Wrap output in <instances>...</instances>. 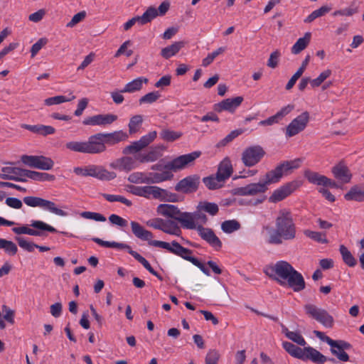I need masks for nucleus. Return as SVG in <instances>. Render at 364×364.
I'll list each match as a JSON object with an SVG mask.
<instances>
[{
	"label": "nucleus",
	"instance_id": "f257e3e1",
	"mask_svg": "<svg viewBox=\"0 0 364 364\" xmlns=\"http://www.w3.org/2000/svg\"><path fill=\"white\" fill-rule=\"evenodd\" d=\"M132 232L138 239L147 241L148 245L153 247H161L168 250L183 259L191 262L193 265L198 267L205 275L210 276V271L205 264L200 262L197 258L191 256L193 251L181 246L177 241L173 240L171 243L160 240H154V235L151 231L146 230L142 225L136 221L130 223Z\"/></svg>",
	"mask_w": 364,
	"mask_h": 364
},
{
	"label": "nucleus",
	"instance_id": "f03ea898",
	"mask_svg": "<svg viewBox=\"0 0 364 364\" xmlns=\"http://www.w3.org/2000/svg\"><path fill=\"white\" fill-rule=\"evenodd\" d=\"M132 232L138 239L147 241L148 245L153 247H161L168 250L183 259L191 262L193 265L198 267L205 275L210 276V271L205 264L200 262L197 258L191 256L193 251L181 246L177 241L173 240L171 243L160 240H154V235L151 231L146 230L142 225L136 221L130 223Z\"/></svg>",
	"mask_w": 364,
	"mask_h": 364
},
{
	"label": "nucleus",
	"instance_id": "7ed1b4c3",
	"mask_svg": "<svg viewBox=\"0 0 364 364\" xmlns=\"http://www.w3.org/2000/svg\"><path fill=\"white\" fill-rule=\"evenodd\" d=\"M128 138L126 132L122 130L112 133H97L88 137L87 141H72L65 144L66 149L82 154H98L107 150L106 144L114 145Z\"/></svg>",
	"mask_w": 364,
	"mask_h": 364
},
{
	"label": "nucleus",
	"instance_id": "20e7f679",
	"mask_svg": "<svg viewBox=\"0 0 364 364\" xmlns=\"http://www.w3.org/2000/svg\"><path fill=\"white\" fill-rule=\"evenodd\" d=\"M301 161V159L284 161L278 164L274 169L267 172L263 181L235 188L232 191V194L244 196L264 193L267 191L269 185L279 182L283 176L287 175L293 169L298 168L300 166Z\"/></svg>",
	"mask_w": 364,
	"mask_h": 364
},
{
	"label": "nucleus",
	"instance_id": "39448f33",
	"mask_svg": "<svg viewBox=\"0 0 364 364\" xmlns=\"http://www.w3.org/2000/svg\"><path fill=\"white\" fill-rule=\"evenodd\" d=\"M264 272L281 286H288L296 292L305 289L306 283L302 274L286 261H278L267 267Z\"/></svg>",
	"mask_w": 364,
	"mask_h": 364
},
{
	"label": "nucleus",
	"instance_id": "423d86ee",
	"mask_svg": "<svg viewBox=\"0 0 364 364\" xmlns=\"http://www.w3.org/2000/svg\"><path fill=\"white\" fill-rule=\"evenodd\" d=\"M296 237V227L291 214L286 210L279 212L275 220V228L269 233L267 242L271 245H281L283 240Z\"/></svg>",
	"mask_w": 364,
	"mask_h": 364
},
{
	"label": "nucleus",
	"instance_id": "0eeeda50",
	"mask_svg": "<svg viewBox=\"0 0 364 364\" xmlns=\"http://www.w3.org/2000/svg\"><path fill=\"white\" fill-rule=\"evenodd\" d=\"M157 213L164 217L177 221L183 228L193 230L196 228V223H193L192 213L181 212L176 205L160 204L157 207Z\"/></svg>",
	"mask_w": 364,
	"mask_h": 364
},
{
	"label": "nucleus",
	"instance_id": "6e6552de",
	"mask_svg": "<svg viewBox=\"0 0 364 364\" xmlns=\"http://www.w3.org/2000/svg\"><path fill=\"white\" fill-rule=\"evenodd\" d=\"M201 154L200 151H195L187 154L179 156L166 163L165 165L160 164H154L151 168L154 171H163V170L177 171L184 168L186 166L193 162L196 159L200 156Z\"/></svg>",
	"mask_w": 364,
	"mask_h": 364
},
{
	"label": "nucleus",
	"instance_id": "1a4fd4ad",
	"mask_svg": "<svg viewBox=\"0 0 364 364\" xmlns=\"http://www.w3.org/2000/svg\"><path fill=\"white\" fill-rule=\"evenodd\" d=\"M306 314L311 318L315 319L326 328H332L333 326V318L328 312L317 307L314 304H306L304 306Z\"/></svg>",
	"mask_w": 364,
	"mask_h": 364
},
{
	"label": "nucleus",
	"instance_id": "9d476101",
	"mask_svg": "<svg viewBox=\"0 0 364 364\" xmlns=\"http://www.w3.org/2000/svg\"><path fill=\"white\" fill-rule=\"evenodd\" d=\"M31 226L37 230L29 228L27 226H21L13 228L12 231L17 235L27 234L33 236H43V233L41 230L57 232V230L55 228L41 220H33Z\"/></svg>",
	"mask_w": 364,
	"mask_h": 364
},
{
	"label": "nucleus",
	"instance_id": "9b49d317",
	"mask_svg": "<svg viewBox=\"0 0 364 364\" xmlns=\"http://www.w3.org/2000/svg\"><path fill=\"white\" fill-rule=\"evenodd\" d=\"M24 203L30 207H41L57 215L65 216L67 213L56 207L55 203L39 197L26 196L23 199Z\"/></svg>",
	"mask_w": 364,
	"mask_h": 364
},
{
	"label": "nucleus",
	"instance_id": "f8f14e48",
	"mask_svg": "<svg viewBox=\"0 0 364 364\" xmlns=\"http://www.w3.org/2000/svg\"><path fill=\"white\" fill-rule=\"evenodd\" d=\"M310 119L309 113L307 111L294 118L286 128V136L292 137L304 131Z\"/></svg>",
	"mask_w": 364,
	"mask_h": 364
},
{
	"label": "nucleus",
	"instance_id": "ddd939ff",
	"mask_svg": "<svg viewBox=\"0 0 364 364\" xmlns=\"http://www.w3.org/2000/svg\"><path fill=\"white\" fill-rule=\"evenodd\" d=\"M200 178L197 174L190 175L180 180L175 186V190L185 194L196 192L199 187Z\"/></svg>",
	"mask_w": 364,
	"mask_h": 364
},
{
	"label": "nucleus",
	"instance_id": "4468645a",
	"mask_svg": "<svg viewBox=\"0 0 364 364\" xmlns=\"http://www.w3.org/2000/svg\"><path fill=\"white\" fill-rule=\"evenodd\" d=\"M265 152L260 146H253L247 148L242 153V161L248 167L257 164L264 156Z\"/></svg>",
	"mask_w": 364,
	"mask_h": 364
},
{
	"label": "nucleus",
	"instance_id": "2eb2a0df",
	"mask_svg": "<svg viewBox=\"0 0 364 364\" xmlns=\"http://www.w3.org/2000/svg\"><path fill=\"white\" fill-rule=\"evenodd\" d=\"M299 186V182L296 181H293L282 186L274 191L269 198V201L270 203H277L284 200L291 195Z\"/></svg>",
	"mask_w": 364,
	"mask_h": 364
},
{
	"label": "nucleus",
	"instance_id": "dca6fc26",
	"mask_svg": "<svg viewBox=\"0 0 364 364\" xmlns=\"http://www.w3.org/2000/svg\"><path fill=\"white\" fill-rule=\"evenodd\" d=\"M194 229L197 230L200 237L211 247H214L217 250L222 247V242L212 229L204 228L201 225H196V228Z\"/></svg>",
	"mask_w": 364,
	"mask_h": 364
},
{
	"label": "nucleus",
	"instance_id": "f3484780",
	"mask_svg": "<svg viewBox=\"0 0 364 364\" xmlns=\"http://www.w3.org/2000/svg\"><path fill=\"white\" fill-rule=\"evenodd\" d=\"M136 160H138L136 156L135 158L123 156L110 163L109 166L120 171L129 172L138 167L139 164Z\"/></svg>",
	"mask_w": 364,
	"mask_h": 364
},
{
	"label": "nucleus",
	"instance_id": "a211bd4d",
	"mask_svg": "<svg viewBox=\"0 0 364 364\" xmlns=\"http://www.w3.org/2000/svg\"><path fill=\"white\" fill-rule=\"evenodd\" d=\"M243 100L244 99L242 96H237L234 98H228L215 104L213 105V109L217 112L228 111L233 113L235 109L240 106Z\"/></svg>",
	"mask_w": 364,
	"mask_h": 364
},
{
	"label": "nucleus",
	"instance_id": "6ab92c4d",
	"mask_svg": "<svg viewBox=\"0 0 364 364\" xmlns=\"http://www.w3.org/2000/svg\"><path fill=\"white\" fill-rule=\"evenodd\" d=\"M117 119V116L113 114H96L85 118L82 123L85 125L105 126L111 124Z\"/></svg>",
	"mask_w": 364,
	"mask_h": 364
},
{
	"label": "nucleus",
	"instance_id": "aec40b11",
	"mask_svg": "<svg viewBox=\"0 0 364 364\" xmlns=\"http://www.w3.org/2000/svg\"><path fill=\"white\" fill-rule=\"evenodd\" d=\"M331 172L337 180L343 183H349L352 178V173L343 161L333 166Z\"/></svg>",
	"mask_w": 364,
	"mask_h": 364
},
{
	"label": "nucleus",
	"instance_id": "412c9836",
	"mask_svg": "<svg viewBox=\"0 0 364 364\" xmlns=\"http://www.w3.org/2000/svg\"><path fill=\"white\" fill-rule=\"evenodd\" d=\"M89 176L96 178L102 181H111L117 177L115 172L109 171L102 166L89 165Z\"/></svg>",
	"mask_w": 364,
	"mask_h": 364
},
{
	"label": "nucleus",
	"instance_id": "4be33fe9",
	"mask_svg": "<svg viewBox=\"0 0 364 364\" xmlns=\"http://www.w3.org/2000/svg\"><path fill=\"white\" fill-rule=\"evenodd\" d=\"M294 108L293 105H288L282 107L274 115L269 118L262 120L259 122L260 126H271L274 124L279 123L285 116L289 114Z\"/></svg>",
	"mask_w": 364,
	"mask_h": 364
},
{
	"label": "nucleus",
	"instance_id": "5701e85b",
	"mask_svg": "<svg viewBox=\"0 0 364 364\" xmlns=\"http://www.w3.org/2000/svg\"><path fill=\"white\" fill-rule=\"evenodd\" d=\"M311 360L314 363L322 364L327 361V357L311 346L304 347L302 360Z\"/></svg>",
	"mask_w": 364,
	"mask_h": 364
},
{
	"label": "nucleus",
	"instance_id": "b1692460",
	"mask_svg": "<svg viewBox=\"0 0 364 364\" xmlns=\"http://www.w3.org/2000/svg\"><path fill=\"white\" fill-rule=\"evenodd\" d=\"M232 173V166L230 160L225 158L223 160L218 166L216 176L218 178L224 182L226 179L230 177Z\"/></svg>",
	"mask_w": 364,
	"mask_h": 364
},
{
	"label": "nucleus",
	"instance_id": "393cba45",
	"mask_svg": "<svg viewBox=\"0 0 364 364\" xmlns=\"http://www.w3.org/2000/svg\"><path fill=\"white\" fill-rule=\"evenodd\" d=\"M173 177V173L168 171H163L161 173L149 172L147 173V184L159 183L169 181Z\"/></svg>",
	"mask_w": 364,
	"mask_h": 364
},
{
	"label": "nucleus",
	"instance_id": "a878e982",
	"mask_svg": "<svg viewBox=\"0 0 364 364\" xmlns=\"http://www.w3.org/2000/svg\"><path fill=\"white\" fill-rule=\"evenodd\" d=\"M184 46V41H176L171 45L162 48L160 54L164 59H169L172 56L176 55Z\"/></svg>",
	"mask_w": 364,
	"mask_h": 364
},
{
	"label": "nucleus",
	"instance_id": "bb28decb",
	"mask_svg": "<svg viewBox=\"0 0 364 364\" xmlns=\"http://www.w3.org/2000/svg\"><path fill=\"white\" fill-rule=\"evenodd\" d=\"M304 176L311 184L324 186L326 176L318 172L306 169L304 172Z\"/></svg>",
	"mask_w": 364,
	"mask_h": 364
},
{
	"label": "nucleus",
	"instance_id": "cd10ccee",
	"mask_svg": "<svg viewBox=\"0 0 364 364\" xmlns=\"http://www.w3.org/2000/svg\"><path fill=\"white\" fill-rule=\"evenodd\" d=\"M149 80L144 77H137L132 81L127 83L124 88L122 89V92H126L132 93L140 90L142 88L143 83L146 84Z\"/></svg>",
	"mask_w": 364,
	"mask_h": 364
},
{
	"label": "nucleus",
	"instance_id": "c85d7f7f",
	"mask_svg": "<svg viewBox=\"0 0 364 364\" xmlns=\"http://www.w3.org/2000/svg\"><path fill=\"white\" fill-rule=\"evenodd\" d=\"M346 200H355L361 202L364 200V188L362 189L355 185L350 188V191L344 195Z\"/></svg>",
	"mask_w": 364,
	"mask_h": 364
},
{
	"label": "nucleus",
	"instance_id": "c756f323",
	"mask_svg": "<svg viewBox=\"0 0 364 364\" xmlns=\"http://www.w3.org/2000/svg\"><path fill=\"white\" fill-rule=\"evenodd\" d=\"M161 231L166 234L176 236H180L181 234V230L177 221L173 220H164Z\"/></svg>",
	"mask_w": 364,
	"mask_h": 364
},
{
	"label": "nucleus",
	"instance_id": "7c9ffc66",
	"mask_svg": "<svg viewBox=\"0 0 364 364\" xmlns=\"http://www.w3.org/2000/svg\"><path fill=\"white\" fill-rule=\"evenodd\" d=\"M283 348L292 357L302 360L304 348H301L291 342H282Z\"/></svg>",
	"mask_w": 364,
	"mask_h": 364
},
{
	"label": "nucleus",
	"instance_id": "2f4dec72",
	"mask_svg": "<svg viewBox=\"0 0 364 364\" xmlns=\"http://www.w3.org/2000/svg\"><path fill=\"white\" fill-rule=\"evenodd\" d=\"M311 36V33L307 32L304 34V37L299 38L292 46L291 53L296 55L304 50L309 45Z\"/></svg>",
	"mask_w": 364,
	"mask_h": 364
},
{
	"label": "nucleus",
	"instance_id": "473e14b6",
	"mask_svg": "<svg viewBox=\"0 0 364 364\" xmlns=\"http://www.w3.org/2000/svg\"><path fill=\"white\" fill-rule=\"evenodd\" d=\"M25 176L36 181H50L55 179L53 175L26 169Z\"/></svg>",
	"mask_w": 364,
	"mask_h": 364
},
{
	"label": "nucleus",
	"instance_id": "72a5a7b5",
	"mask_svg": "<svg viewBox=\"0 0 364 364\" xmlns=\"http://www.w3.org/2000/svg\"><path fill=\"white\" fill-rule=\"evenodd\" d=\"M161 193H164L163 188L154 186H146L142 187V196L141 197L146 198H154L159 199L161 197Z\"/></svg>",
	"mask_w": 364,
	"mask_h": 364
},
{
	"label": "nucleus",
	"instance_id": "f704fd0d",
	"mask_svg": "<svg viewBox=\"0 0 364 364\" xmlns=\"http://www.w3.org/2000/svg\"><path fill=\"white\" fill-rule=\"evenodd\" d=\"M282 333H284L285 336L291 341L299 346L305 347L306 342L299 332L290 331L287 327L282 326Z\"/></svg>",
	"mask_w": 364,
	"mask_h": 364
},
{
	"label": "nucleus",
	"instance_id": "c9c22d12",
	"mask_svg": "<svg viewBox=\"0 0 364 364\" xmlns=\"http://www.w3.org/2000/svg\"><path fill=\"white\" fill-rule=\"evenodd\" d=\"M54 161L48 157L44 156H37L34 168L43 171H48L53 168Z\"/></svg>",
	"mask_w": 364,
	"mask_h": 364
},
{
	"label": "nucleus",
	"instance_id": "e433bc0d",
	"mask_svg": "<svg viewBox=\"0 0 364 364\" xmlns=\"http://www.w3.org/2000/svg\"><path fill=\"white\" fill-rule=\"evenodd\" d=\"M197 209L208 213L212 216L218 214L219 211L218 205L215 203L201 201L198 203Z\"/></svg>",
	"mask_w": 364,
	"mask_h": 364
},
{
	"label": "nucleus",
	"instance_id": "4c0bfd02",
	"mask_svg": "<svg viewBox=\"0 0 364 364\" xmlns=\"http://www.w3.org/2000/svg\"><path fill=\"white\" fill-rule=\"evenodd\" d=\"M340 253L341 254L343 262L349 267H354L357 262L348 249L343 245H340Z\"/></svg>",
	"mask_w": 364,
	"mask_h": 364
},
{
	"label": "nucleus",
	"instance_id": "58836bf2",
	"mask_svg": "<svg viewBox=\"0 0 364 364\" xmlns=\"http://www.w3.org/2000/svg\"><path fill=\"white\" fill-rule=\"evenodd\" d=\"M158 16L157 10L152 6L149 7L146 11L141 15L139 16V24L144 25L151 22Z\"/></svg>",
	"mask_w": 364,
	"mask_h": 364
},
{
	"label": "nucleus",
	"instance_id": "ea45409f",
	"mask_svg": "<svg viewBox=\"0 0 364 364\" xmlns=\"http://www.w3.org/2000/svg\"><path fill=\"white\" fill-rule=\"evenodd\" d=\"M240 223L236 220H225L221 224L222 230L228 234H230L235 231H237L240 230Z\"/></svg>",
	"mask_w": 364,
	"mask_h": 364
},
{
	"label": "nucleus",
	"instance_id": "a19ab883",
	"mask_svg": "<svg viewBox=\"0 0 364 364\" xmlns=\"http://www.w3.org/2000/svg\"><path fill=\"white\" fill-rule=\"evenodd\" d=\"M203 182L204 183L205 186L210 190H215V189L220 188V187H222L223 183H224L222 181H220L219 178H218V176L216 175L215 176L212 175V176L203 178Z\"/></svg>",
	"mask_w": 364,
	"mask_h": 364
},
{
	"label": "nucleus",
	"instance_id": "79ce46f5",
	"mask_svg": "<svg viewBox=\"0 0 364 364\" xmlns=\"http://www.w3.org/2000/svg\"><path fill=\"white\" fill-rule=\"evenodd\" d=\"M304 234L309 238L321 244L328 243V240L325 232H316L310 230H306L304 231Z\"/></svg>",
	"mask_w": 364,
	"mask_h": 364
},
{
	"label": "nucleus",
	"instance_id": "37998d69",
	"mask_svg": "<svg viewBox=\"0 0 364 364\" xmlns=\"http://www.w3.org/2000/svg\"><path fill=\"white\" fill-rule=\"evenodd\" d=\"M182 136V133L180 132H175L168 129H164L160 132V137L166 141L172 142L174 141Z\"/></svg>",
	"mask_w": 364,
	"mask_h": 364
},
{
	"label": "nucleus",
	"instance_id": "c03bdc74",
	"mask_svg": "<svg viewBox=\"0 0 364 364\" xmlns=\"http://www.w3.org/2000/svg\"><path fill=\"white\" fill-rule=\"evenodd\" d=\"M128 252L139 262H140L144 267L149 271L151 274H154V269L152 268L149 262L140 254H139L137 252L134 251L132 250L131 247L129 246V249H127Z\"/></svg>",
	"mask_w": 364,
	"mask_h": 364
},
{
	"label": "nucleus",
	"instance_id": "a18cd8bd",
	"mask_svg": "<svg viewBox=\"0 0 364 364\" xmlns=\"http://www.w3.org/2000/svg\"><path fill=\"white\" fill-rule=\"evenodd\" d=\"M92 241L100 245V246L105 247H113L119 249H129V245L124 243H119L116 242H108L104 241L98 237H94L92 239Z\"/></svg>",
	"mask_w": 364,
	"mask_h": 364
},
{
	"label": "nucleus",
	"instance_id": "49530a36",
	"mask_svg": "<svg viewBox=\"0 0 364 364\" xmlns=\"http://www.w3.org/2000/svg\"><path fill=\"white\" fill-rule=\"evenodd\" d=\"M142 122L143 118L141 115L136 114L131 117L128 125L129 134H132L137 132Z\"/></svg>",
	"mask_w": 364,
	"mask_h": 364
},
{
	"label": "nucleus",
	"instance_id": "de8ad7c7",
	"mask_svg": "<svg viewBox=\"0 0 364 364\" xmlns=\"http://www.w3.org/2000/svg\"><path fill=\"white\" fill-rule=\"evenodd\" d=\"M358 12V6H356V1H353L350 6L348 8H346L341 10L335 11L333 13V16H351L355 14H357Z\"/></svg>",
	"mask_w": 364,
	"mask_h": 364
},
{
	"label": "nucleus",
	"instance_id": "09e8293b",
	"mask_svg": "<svg viewBox=\"0 0 364 364\" xmlns=\"http://www.w3.org/2000/svg\"><path fill=\"white\" fill-rule=\"evenodd\" d=\"M102 197L109 202H120L127 206H131L132 203L122 196L102 193Z\"/></svg>",
	"mask_w": 364,
	"mask_h": 364
},
{
	"label": "nucleus",
	"instance_id": "8fccbe9b",
	"mask_svg": "<svg viewBox=\"0 0 364 364\" xmlns=\"http://www.w3.org/2000/svg\"><path fill=\"white\" fill-rule=\"evenodd\" d=\"M127 180L132 183L147 184V173L143 172H134L128 176Z\"/></svg>",
	"mask_w": 364,
	"mask_h": 364
},
{
	"label": "nucleus",
	"instance_id": "3c124183",
	"mask_svg": "<svg viewBox=\"0 0 364 364\" xmlns=\"http://www.w3.org/2000/svg\"><path fill=\"white\" fill-rule=\"evenodd\" d=\"M75 98V95H73L71 98L68 99L66 97L63 95L55 96L52 97H49L45 100V104L48 106H50L53 105H59L63 102H69Z\"/></svg>",
	"mask_w": 364,
	"mask_h": 364
},
{
	"label": "nucleus",
	"instance_id": "603ef678",
	"mask_svg": "<svg viewBox=\"0 0 364 364\" xmlns=\"http://www.w3.org/2000/svg\"><path fill=\"white\" fill-rule=\"evenodd\" d=\"M159 155L156 151L152 150L146 154H139L136 156V159L140 163L151 162L157 160Z\"/></svg>",
	"mask_w": 364,
	"mask_h": 364
},
{
	"label": "nucleus",
	"instance_id": "864d4df0",
	"mask_svg": "<svg viewBox=\"0 0 364 364\" xmlns=\"http://www.w3.org/2000/svg\"><path fill=\"white\" fill-rule=\"evenodd\" d=\"M0 249H4L6 253L15 255L18 251L17 246L12 241L3 239Z\"/></svg>",
	"mask_w": 364,
	"mask_h": 364
},
{
	"label": "nucleus",
	"instance_id": "5fc2aeb1",
	"mask_svg": "<svg viewBox=\"0 0 364 364\" xmlns=\"http://www.w3.org/2000/svg\"><path fill=\"white\" fill-rule=\"evenodd\" d=\"M160 97H161V95L159 93V92H157V91L151 92L146 94L143 97H141L139 99V102L140 105L144 104V103L151 104V103L156 102V100H158Z\"/></svg>",
	"mask_w": 364,
	"mask_h": 364
},
{
	"label": "nucleus",
	"instance_id": "6e6d98bb",
	"mask_svg": "<svg viewBox=\"0 0 364 364\" xmlns=\"http://www.w3.org/2000/svg\"><path fill=\"white\" fill-rule=\"evenodd\" d=\"M80 215L82 218L86 219L94 220L95 221L100 222L106 221V218L103 215L98 213L85 211L82 212Z\"/></svg>",
	"mask_w": 364,
	"mask_h": 364
},
{
	"label": "nucleus",
	"instance_id": "4d7b16f0",
	"mask_svg": "<svg viewBox=\"0 0 364 364\" xmlns=\"http://www.w3.org/2000/svg\"><path fill=\"white\" fill-rule=\"evenodd\" d=\"M16 240L17 241L18 245L23 248V250L31 252L34 250L36 244L27 241L25 238L21 237H16Z\"/></svg>",
	"mask_w": 364,
	"mask_h": 364
},
{
	"label": "nucleus",
	"instance_id": "13d9d810",
	"mask_svg": "<svg viewBox=\"0 0 364 364\" xmlns=\"http://www.w3.org/2000/svg\"><path fill=\"white\" fill-rule=\"evenodd\" d=\"M1 172L13 176H25L26 169L18 167L5 166L1 168Z\"/></svg>",
	"mask_w": 364,
	"mask_h": 364
},
{
	"label": "nucleus",
	"instance_id": "bf43d9fd",
	"mask_svg": "<svg viewBox=\"0 0 364 364\" xmlns=\"http://www.w3.org/2000/svg\"><path fill=\"white\" fill-rule=\"evenodd\" d=\"M143 149L144 147L141 146L140 142L139 141H136L132 142L130 145L126 146L123 149L122 152L124 154H134L142 150Z\"/></svg>",
	"mask_w": 364,
	"mask_h": 364
},
{
	"label": "nucleus",
	"instance_id": "052dcab7",
	"mask_svg": "<svg viewBox=\"0 0 364 364\" xmlns=\"http://www.w3.org/2000/svg\"><path fill=\"white\" fill-rule=\"evenodd\" d=\"M281 53L278 50H276L275 51L272 52L270 54L269 58L267 60V65L271 68H277L278 65L279 59Z\"/></svg>",
	"mask_w": 364,
	"mask_h": 364
},
{
	"label": "nucleus",
	"instance_id": "680f3d73",
	"mask_svg": "<svg viewBox=\"0 0 364 364\" xmlns=\"http://www.w3.org/2000/svg\"><path fill=\"white\" fill-rule=\"evenodd\" d=\"M156 136L157 132L156 131H152L148 134L141 136L138 141L140 142L141 146L145 148L156 139Z\"/></svg>",
	"mask_w": 364,
	"mask_h": 364
},
{
	"label": "nucleus",
	"instance_id": "e2e57ef3",
	"mask_svg": "<svg viewBox=\"0 0 364 364\" xmlns=\"http://www.w3.org/2000/svg\"><path fill=\"white\" fill-rule=\"evenodd\" d=\"M219 358L220 354L218 350H210L205 356V364H217Z\"/></svg>",
	"mask_w": 364,
	"mask_h": 364
},
{
	"label": "nucleus",
	"instance_id": "0e129e2a",
	"mask_svg": "<svg viewBox=\"0 0 364 364\" xmlns=\"http://www.w3.org/2000/svg\"><path fill=\"white\" fill-rule=\"evenodd\" d=\"M163 191L164 193H161V197L159 200L173 203L178 201V196L176 193H171L166 189H163Z\"/></svg>",
	"mask_w": 364,
	"mask_h": 364
},
{
	"label": "nucleus",
	"instance_id": "69168bd1",
	"mask_svg": "<svg viewBox=\"0 0 364 364\" xmlns=\"http://www.w3.org/2000/svg\"><path fill=\"white\" fill-rule=\"evenodd\" d=\"M47 43L48 39L46 38H41L35 43L31 49V57L33 58Z\"/></svg>",
	"mask_w": 364,
	"mask_h": 364
},
{
	"label": "nucleus",
	"instance_id": "338daca9",
	"mask_svg": "<svg viewBox=\"0 0 364 364\" xmlns=\"http://www.w3.org/2000/svg\"><path fill=\"white\" fill-rule=\"evenodd\" d=\"M109 220L112 224L118 225L122 228L126 227L128 224L127 220L122 218V217L116 214L110 215L109 217Z\"/></svg>",
	"mask_w": 364,
	"mask_h": 364
},
{
	"label": "nucleus",
	"instance_id": "774afa93",
	"mask_svg": "<svg viewBox=\"0 0 364 364\" xmlns=\"http://www.w3.org/2000/svg\"><path fill=\"white\" fill-rule=\"evenodd\" d=\"M86 16V12L85 11H80L76 14H75L71 21L68 22L66 25L67 27L73 28L75 26L77 23L82 21Z\"/></svg>",
	"mask_w": 364,
	"mask_h": 364
}]
</instances>
